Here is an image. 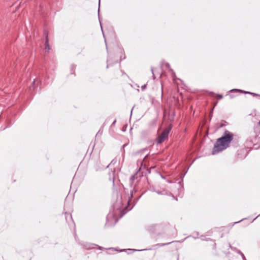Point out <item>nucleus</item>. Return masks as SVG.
Returning a JSON list of instances; mask_svg holds the SVG:
<instances>
[{
  "mask_svg": "<svg viewBox=\"0 0 260 260\" xmlns=\"http://www.w3.org/2000/svg\"><path fill=\"white\" fill-rule=\"evenodd\" d=\"M247 93H250V94H253V95H257V94H255V93H251V92H248Z\"/></svg>",
  "mask_w": 260,
  "mask_h": 260,
  "instance_id": "39448f33",
  "label": "nucleus"
},
{
  "mask_svg": "<svg viewBox=\"0 0 260 260\" xmlns=\"http://www.w3.org/2000/svg\"><path fill=\"white\" fill-rule=\"evenodd\" d=\"M233 139L234 134L228 131H225L223 136L217 139L213 149L212 153L214 154L226 149Z\"/></svg>",
  "mask_w": 260,
  "mask_h": 260,
  "instance_id": "f257e3e1",
  "label": "nucleus"
},
{
  "mask_svg": "<svg viewBox=\"0 0 260 260\" xmlns=\"http://www.w3.org/2000/svg\"><path fill=\"white\" fill-rule=\"evenodd\" d=\"M258 124H259V126H260V120H259V122H258Z\"/></svg>",
  "mask_w": 260,
  "mask_h": 260,
  "instance_id": "423d86ee",
  "label": "nucleus"
},
{
  "mask_svg": "<svg viewBox=\"0 0 260 260\" xmlns=\"http://www.w3.org/2000/svg\"><path fill=\"white\" fill-rule=\"evenodd\" d=\"M171 129V127L166 128L163 131L161 134L158 136L156 140V141L157 144L162 143L168 138Z\"/></svg>",
  "mask_w": 260,
  "mask_h": 260,
  "instance_id": "f03ea898",
  "label": "nucleus"
},
{
  "mask_svg": "<svg viewBox=\"0 0 260 260\" xmlns=\"http://www.w3.org/2000/svg\"><path fill=\"white\" fill-rule=\"evenodd\" d=\"M50 47H49V43H48V40L47 39V38L46 39V42H45V49L47 51H49V50H50Z\"/></svg>",
  "mask_w": 260,
  "mask_h": 260,
  "instance_id": "7ed1b4c3",
  "label": "nucleus"
},
{
  "mask_svg": "<svg viewBox=\"0 0 260 260\" xmlns=\"http://www.w3.org/2000/svg\"><path fill=\"white\" fill-rule=\"evenodd\" d=\"M217 96H218V98L219 99H221L222 98V95L218 94Z\"/></svg>",
  "mask_w": 260,
  "mask_h": 260,
  "instance_id": "20e7f679",
  "label": "nucleus"
}]
</instances>
